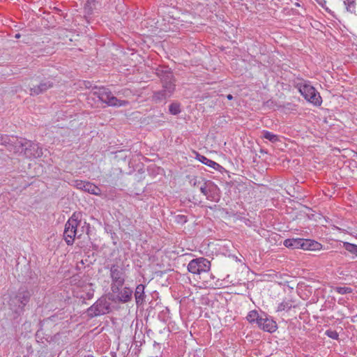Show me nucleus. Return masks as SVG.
<instances>
[{
    "mask_svg": "<svg viewBox=\"0 0 357 357\" xmlns=\"http://www.w3.org/2000/svg\"><path fill=\"white\" fill-rule=\"evenodd\" d=\"M257 325L264 331L269 333H273L277 328L276 322L273 319H268L267 317H260L257 321Z\"/></svg>",
    "mask_w": 357,
    "mask_h": 357,
    "instance_id": "ddd939ff",
    "label": "nucleus"
},
{
    "mask_svg": "<svg viewBox=\"0 0 357 357\" xmlns=\"http://www.w3.org/2000/svg\"><path fill=\"white\" fill-rule=\"evenodd\" d=\"M204 181L205 180L202 177L194 176L190 179V183L194 187L199 188Z\"/></svg>",
    "mask_w": 357,
    "mask_h": 357,
    "instance_id": "4be33fe9",
    "label": "nucleus"
},
{
    "mask_svg": "<svg viewBox=\"0 0 357 357\" xmlns=\"http://www.w3.org/2000/svg\"><path fill=\"white\" fill-rule=\"evenodd\" d=\"M326 334L331 338L333 340H337L338 338V333L335 331H326Z\"/></svg>",
    "mask_w": 357,
    "mask_h": 357,
    "instance_id": "c756f323",
    "label": "nucleus"
},
{
    "mask_svg": "<svg viewBox=\"0 0 357 357\" xmlns=\"http://www.w3.org/2000/svg\"><path fill=\"white\" fill-rule=\"evenodd\" d=\"M93 89L95 91L92 94L108 106H124L127 104V101L120 100L114 96L109 89L95 86Z\"/></svg>",
    "mask_w": 357,
    "mask_h": 357,
    "instance_id": "423d86ee",
    "label": "nucleus"
},
{
    "mask_svg": "<svg viewBox=\"0 0 357 357\" xmlns=\"http://www.w3.org/2000/svg\"><path fill=\"white\" fill-rule=\"evenodd\" d=\"M109 303L105 298L98 299L92 306L89 309V312L92 316H99L109 312Z\"/></svg>",
    "mask_w": 357,
    "mask_h": 357,
    "instance_id": "1a4fd4ad",
    "label": "nucleus"
},
{
    "mask_svg": "<svg viewBox=\"0 0 357 357\" xmlns=\"http://www.w3.org/2000/svg\"><path fill=\"white\" fill-rule=\"evenodd\" d=\"M303 238H288L284 240V245L291 249L301 248Z\"/></svg>",
    "mask_w": 357,
    "mask_h": 357,
    "instance_id": "a211bd4d",
    "label": "nucleus"
},
{
    "mask_svg": "<svg viewBox=\"0 0 357 357\" xmlns=\"http://www.w3.org/2000/svg\"><path fill=\"white\" fill-rule=\"evenodd\" d=\"M112 280L111 289L113 293L119 292L126 279V268L123 264H115L109 267Z\"/></svg>",
    "mask_w": 357,
    "mask_h": 357,
    "instance_id": "7ed1b4c3",
    "label": "nucleus"
},
{
    "mask_svg": "<svg viewBox=\"0 0 357 357\" xmlns=\"http://www.w3.org/2000/svg\"><path fill=\"white\" fill-rule=\"evenodd\" d=\"M311 247L310 239H303L302 241L301 248L306 250H310Z\"/></svg>",
    "mask_w": 357,
    "mask_h": 357,
    "instance_id": "cd10ccee",
    "label": "nucleus"
},
{
    "mask_svg": "<svg viewBox=\"0 0 357 357\" xmlns=\"http://www.w3.org/2000/svg\"><path fill=\"white\" fill-rule=\"evenodd\" d=\"M344 248L348 252L355 255L357 256V245L355 244H352L350 243H344Z\"/></svg>",
    "mask_w": 357,
    "mask_h": 357,
    "instance_id": "5701e85b",
    "label": "nucleus"
},
{
    "mask_svg": "<svg viewBox=\"0 0 357 357\" xmlns=\"http://www.w3.org/2000/svg\"><path fill=\"white\" fill-rule=\"evenodd\" d=\"M160 77L162 83L163 89H167L169 92H174L175 89V84L174 83L173 73L169 70L162 71L161 74L158 73Z\"/></svg>",
    "mask_w": 357,
    "mask_h": 357,
    "instance_id": "9d476101",
    "label": "nucleus"
},
{
    "mask_svg": "<svg viewBox=\"0 0 357 357\" xmlns=\"http://www.w3.org/2000/svg\"><path fill=\"white\" fill-rule=\"evenodd\" d=\"M334 290L340 294H347L352 292V289L347 287H336Z\"/></svg>",
    "mask_w": 357,
    "mask_h": 357,
    "instance_id": "a878e982",
    "label": "nucleus"
},
{
    "mask_svg": "<svg viewBox=\"0 0 357 357\" xmlns=\"http://www.w3.org/2000/svg\"><path fill=\"white\" fill-rule=\"evenodd\" d=\"M75 186L79 190H82L92 195H99L101 193L100 189L90 182L77 180L75 181Z\"/></svg>",
    "mask_w": 357,
    "mask_h": 357,
    "instance_id": "9b49d317",
    "label": "nucleus"
},
{
    "mask_svg": "<svg viewBox=\"0 0 357 357\" xmlns=\"http://www.w3.org/2000/svg\"><path fill=\"white\" fill-rule=\"evenodd\" d=\"M54 82L48 79L42 80L39 84L30 88L31 95H38L52 88Z\"/></svg>",
    "mask_w": 357,
    "mask_h": 357,
    "instance_id": "f8f14e48",
    "label": "nucleus"
},
{
    "mask_svg": "<svg viewBox=\"0 0 357 357\" xmlns=\"http://www.w3.org/2000/svg\"><path fill=\"white\" fill-rule=\"evenodd\" d=\"M293 307L292 305V303L291 301H283L282 303H281L280 304H279L278 307V312H281V311H288L289 310L291 307Z\"/></svg>",
    "mask_w": 357,
    "mask_h": 357,
    "instance_id": "412c9836",
    "label": "nucleus"
},
{
    "mask_svg": "<svg viewBox=\"0 0 357 357\" xmlns=\"http://www.w3.org/2000/svg\"><path fill=\"white\" fill-rule=\"evenodd\" d=\"M119 300L122 303L129 302L132 298V290L129 287H124L122 290H119Z\"/></svg>",
    "mask_w": 357,
    "mask_h": 357,
    "instance_id": "2eb2a0df",
    "label": "nucleus"
},
{
    "mask_svg": "<svg viewBox=\"0 0 357 357\" xmlns=\"http://www.w3.org/2000/svg\"><path fill=\"white\" fill-rule=\"evenodd\" d=\"M175 218H176V221L178 223H180V224H183V223H185L187 222L186 216L183 215H178L176 216Z\"/></svg>",
    "mask_w": 357,
    "mask_h": 357,
    "instance_id": "7c9ffc66",
    "label": "nucleus"
},
{
    "mask_svg": "<svg viewBox=\"0 0 357 357\" xmlns=\"http://www.w3.org/2000/svg\"><path fill=\"white\" fill-rule=\"evenodd\" d=\"M78 225L77 217L74 213L65 225L63 237L67 245H71L73 244Z\"/></svg>",
    "mask_w": 357,
    "mask_h": 357,
    "instance_id": "0eeeda50",
    "label": "nucleus"
},
{
    "mask_svg": "<svg viewBox=\"0 0 357 357\" xmlns=\"http://www.w3.org/2000/svg\"><path fill=\"white\" fill-rule=\"evenodd\" d=\"M169 112L173 115H176L181 112L180 105L178 103H172L169 107Z\"/></svg>",
    "mask_w": 357,
    "mask_h": 357,
    "instance_id": "393cba45",
    "label": "nucleus"
},
{
    "mask_svg": "<svg viewBox=\"0 0 357 357\" xmlns=\"http://www.w3.org/2000/svg\"><path fill=\"white\" fill-rule=\"evenodd\" d=\"M263 137L269 140L270 142L275 143L278 141H279L278 136L268 131V130H263Z\"/></svg>",
    "mask_w": 357,
    "mask_h": 357,
    "instance_id": "aec40b11",
    "label": "nucleus"
},
{
    "mask_svg": "<svg viewBox=\"0 0 357 357\" xmlns=\"http://www.w3.org/2000/svg\"><path fill=\"white\" fill-rule=\"evenodd\" d=\"M227 98L229 100H232L233 99V96L231 94H228L227 96Z\"/></svg>",
    "mask_w": 357,
    "mask_h": 357,
    "instance_id": "2f4dec72",
    "label": "nucleus"
},
{
    "mask_svg": "<svg viewBox=\"0 0 357 357\" xmlns=\"http://www.w3.org/2000/svg\"><path fill=\"white\" fill-rule=\"evenodd\" d=\"M7 149L27 158L41 157L43 151L38 144L24 138H14L4 142Z\"/></svg>",
    "mask_w": 357,
    "mask_h": 357,
    "instance_id": "f257e3e1",
    "label": "nucleus"
},
{
    "mask_svg": "<svg viewBox=\"0 0 357 357\" xmlns=\"http://www.w3.org/2000/svg\"><path fill=\"white\" fill-rule=\"evenodd\" d=\"M144 288L145 287L142 284L136 287L135 297L137 305H142L144 301Z\"/></svg>",
    "mask_w": 357,
    "mask_h": 357,
    "instance_id": "f3484780",
    "label": "nucleus"
},
{
    "mask_svg": "<svg viewBox=\"0 0 357 357\" xmlns=\"http://www.w3.org/2000/svg\"><path fill=\"white\" fill-rule=\"evenodd\" d=\"M297 88L307 101L316 106L321 105L322 100L319 93L308 82L306 81L299 82L297 84Z\"/></svg>",
    "mask_w": 357,
    "mask_h": 357,
    "instance_id": "39448f33",
    "label": "nucleus"
},
{
    "mask_svg": "<svg viewBox=\"0 0 357 357\" xmlns=\"http://www.w3.org/2000/svg\"><path fill=\"white\" fill-rule=\"evenodd\" d=\"M247 319L249 322L252 323L256 321L257 323L258 319H259L260 317H259L258 312L256 310L250 311L248 316Z\"/></svg>",
    "mask_w": 357,
    "mask_h": 357,
    "instance_id": "b1692460",
    "label": "nucleus"
},
{
    "mask_svg": "<svg viewBox=\"0 0 357 357\" xmlns=\"http://www.w3.org/2000/svg\"><path fill=\"white\" fill-rule=\"evenodd\" d=\"M211 262L203 257L191 260L188 265V270L192 274L200 275L210 271Z\"/></svg>",
    "mask_w": 357,
    "mask_h": 357,
    "instance_id": "6e6552de",
    "label": "nucleus"
},
{
    "mask_svg": "<svg viewBox=\"0 0 357 357\" xmlns=\"http://www.w3.org/2000/svg\"><path fill=\"white\" fill-rule=\"evenodd\" d=\"M20 35L19 33H17V34L15 35V38H20Z\"/></svg>",
    "mask_w": 357,
    "mask_h": 357,
    "instance_id": "473e14b6",
    "label": "nucleus"
},
{
    "mask_svg": "<svg viewBox=\"0 0 357 357\" xmlns=\"http://www.w3.org/2000/svg\"><path fill=\"white\" fill-rule=\"evenodd\" d=\"M344 4L347 6V10L351 13L355 12V1L354 0H345Z\"/></svg>",
    "mask_w": 357,
    "mask_h": 357,
    "instance_id": "bb28decb",
    "label": "nucleus"
},
{
    "mask_svg": "<svg viewBox=\"0 0 357 357\" xmlns=\"http://www.w3.org/2000/svg\"><path fill=\"white\" fill-rule=\"evenodd\" d=\"M173 92H169L167 89H163V90L154 93L153 98L156 102H161L170 97Z\"/></svg>",
    "mask_w": 357,
    "mask_h": 357,
    "instance_id": "6ab92c4d",
    "label": "nucleus"
},
{
    "mask_svg": "<svg viewBox=\"0 0 357 357\" xmlns=\"http://www.w3.org/2000/svg\"><path fill=\"white\" fill-rule=\"evenodd\" d=\"M196 159H197L202 163H203L215 170H218V169H219V168L221 167V166L218 163H217L215 161H213V160L207 158L206 157H205L202 155H200L197 153V155H196Z\"/></svg>",
    "mask_w": 357,
    "mask_h": 357,
    "instance_id": "dca6fc26",
    "label": "nucleus"
},
{
    "mask_svg": "<svg viewBox=\"0 0 357 357\" xmlns=\"http://www.w3.org/2000/svg\"><path fill=\"white\" fill-rule=\"evenodd\" d=\"M31 293L26 289L21 288L17 294L11 298L9 301L10 309L16 314H20L24 310V307L29 302Z\"/></svg>",
    "mask_w": 357,
    "mask_h": 357,
    "instance_id": "20e7f679",
    "label": "nucleus"
},
{
    "mask_svg": "<svg viewBox=\"0 0 357 357\" xmlns=\"http://www.w3.org/2000/svg\"><path fill=\"white\" fill-rule=\"evenodd\" d=\"M311 248L310 250H318L321 248V245L317 241L310 240Z\"/></svg>",
    "mask_w": 357,
    "mask_h": 357,
    "instance_id": "c85d7f7f",
    "label": "nucleus"
},
{
    "mask_svg": "<svg viewBox=\"0 0 357 357\" xmlns=\"http://www.w3.org/2000/svg\"><path fill=\"white\" fill-rule=\"evenodd\" d=\"M215 186L211 181H204L199 188L201 192L206 196L207 199L211 200V192L213 190Z\"/></svg>",
    "mask_w": 357,
    "mask_h": 357,
    "instance_id": "4468645a",
    "label": "nucleus"
},
{
    "mask_svg": "<svg viewBox=\"0 0 357 357\" xmlns=\"http://www.w3.org/2000/svg\"><path fill=\"white\" fill-rule=\"evenodd\" d=\"M194 19L195 16L192 13H183L177 19L173 18L172 21L168 20V22L165 23L160 29L165 32L183 31L191 26Z\"/></svg>",
    "mask_w": 357,
    "mask_h": 357,
    "instance_id": "f03ea898",
    "label": "nucleus"
}]
</instances>
